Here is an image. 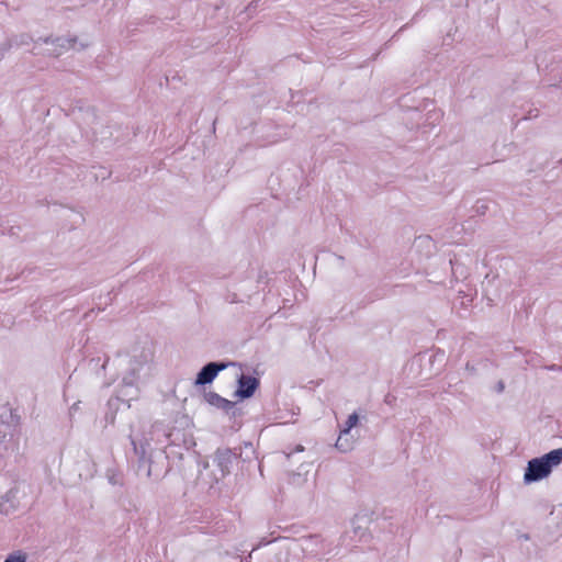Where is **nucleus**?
<instances>
[{
    "instance_id": "nucleus-1",
    "label": "nucleus",
    "mask_w": 562,
    "mask_h": 562,
    "mask_svg": "<svg viewBox=\"0 0 562 562\" xmlns=\"http://www.w3.org/2000/svg\"><path fill=\"white\" fill-rule=\"evenodd\" d=\"M135 453L138 456L137 475L147 480L158 481L167 473L168 457L160 449L150 448L149 443H136L132 439Z\"/></svg>"
},
{
    "instance_id": "nucleus-2",
    "label": "nucleus",
    "mask_w": 562,
    "mask_h": 562,
    "mask_svg": "<svg viewBox=\"0 0 562 562\" xmlns=\"http://www.w3.org/2000/svg\"><path fill=\"white\" fill-rule=\"evenodd\" d=\"M562 462V448L551 450L540 458H533L527 463L524 474V482L526 484L538 482L547 476L552 471L553 467Z\"/></svg>"
},
{
    "instance_id": "nucleus-3",
    "label": "nucleus",
    "mask_w": 562,
    "mask_h": 562,
    "mask_svg": "<svg viewBox=\"0 0 562 562\" xmlns=\"http://www.w3.org/2000/svg\"><path fill=\"white\" fill-rule=\"evenodd\" d=\"M88 46H89L88 42L78 43L77 37L37 38V48L41 49V54H45V55L54 56V57L60 56L65 50H67L69 48H74L76 50H83Z\"/></svg>"
},
{
    "instance_id": "nucleus-4",
    "label": "nucleus",
    "mask_w": 562,
    "mask_h": 562,
    "mask_svg": "<svg viewBox=\"0 0 562 562\" xmlns=\"http://www.w3.org/2000/svg\"><path fill=\"white\" fill-rule=\"evenodd\" d=\"M306 557L323 558L330 552L327 541L318 535H310L299 540Z\"/></svg>"
},
{
    "instance_id": "nucleus-5",
    "label": "nucleus",
    "mask_w": 562,
    "mask_h": 562,
    "mask_svg": "<svg viewBox=\"0 0 562 562\" xmlns=\"http://www.w3.org/2000/svg\"><path fill=\"white\" fill-rule=\"evenodd\" d=\"M237 454L235 451L228 448H218L215 451L213 462L218 469L220 474H215L214 481L218 482L221 479L225 477L231 473V469L236 459Z\"/></svg>"
},
{
    "instance_id": "nucleus-6",
    "label": "nucleus",
    "mask_w": 562,
    "mask_h": 562,
    "mask_svg": "<svg viewBox=\"0 0 562 562\" xmlns=\"http://www.w3.org/2000/svg\"><path fill=\"white\" fill-rule=\"evenodd\" d=\"M55 212L64 229L72 231L85 223L83 214L72 207L59 206Z\"/></svg>"
},
{
    "instance_id": "nucleus-7",
    "label": "nucleus",
    "mask_w": 562,
    "mask_h": 562,
    "mask_svg": "<svg viewBox=\"0 0 562 562\" xmlns=\"http://www.w3.org/2000/svg\"><path fill=\"white\" fill-rule=\"evenodd\" d=\"M151 360V352L149 350L143 349L139 355H134L131 360V369L130 372L126 373L123 378V384L125 386L135 385L138 379V370L146 363Z\"/></svg>"
},
{
    "instance_id": "nucleus-8",
    "label": "nucleus",
    "mask_w": 562,
    "mask_h": 562,
    "mask_svg": "<svg viewBox=\"0 0 562 562\" xmlns=\"http://www.w3.org/2000/svg\"><path fill=\"white\" fill-rule=\"evenodd\" d=\"M229 363L227 362H217L212 361L202 367V369L196 374V379L194 381L195 385H206L211 384L217 374L225 370Z\"/></svg>"
},
{
    "instance_id": "nucleus-9",
    "label": "nucleus",
    "mask_w": 562,
    "mask_h": 562,
    "mask_svg": "<svg viewBox=\"0 0 562 562\" xmlns=\"http://www.w3.org/2000/svg\"><path fill=\"white\" fill-rule=\"evenodd\" d=\"M203 397L209 405L223 411L225 414L231 415V417H235L237 415L238 409L236 408V404L227 398L222 397L216 392H205Z\"/></svg>"
},
{
    "instance_id": "nucleus-10",
    "label": "nucleus",
    "mask_w": 562,
    "mask_h": 562,
    "mask_svg": "<svg viewBox=\"0 0 562 562\" xmlns=\"http://www.w3.org/2000/svg\"><path fill=\"white\" fill-rule=\"evenodd\" d=\"M237 390L235 391V396L239 397V398H249L251 397L256 390L259 387V379L255 378V376H251V375H246V374H240V376L237 379Z\"/></svg>"
},
{
    "instance_id": "nucleus-11",
    "label": "nucleus",
    "mask_w": 562,
    "mask_h": 562,
    "mask_svg": "<svg viewBox=\"0 0 562 562\" xmlns=\"http://www.w3.org/2000/svg\"><path fill=\"white\" fill-rule=\"evenodd\" d=\"M15 498L14 491H9L0 498V513L9 515L14 508L13 499Z\"/></svg>"
},
{
    "instance_id": "nucleus-12",
    "label": "nucleus",
    "mask_w": 562,
    "mask_h": 562,
    "mask_svg": "<svg viewBox=\"0 0 562 562\" xmlns=\"http://www.w3.org/2000/svg\"><path fill=\"white\" fill-rule=\"evenodd\" d=\"M368 519L366 517L356 516L351 524L353 528V532L356 535H359L360 539L368 536V527H367Z\"/></svg>"
},
{
    "instance_id": "nucleus-13",
    "label": "nucleus",
    "mask_w": 562,
    "mask_h": 562,
    "mask_svg": "<svg viewBox=\"0 0 562 562\" xmlns=\"http://www.w3.org/2000/svg\"><path fill=\"white\" fill-rule=\"evenodd\" d=\"M94 125L91 127V134L95 139H105L111 136L109 126H103L100 122H95Z\"/></svg>"
},
{
    "instance_id": "nucleus-14",
    "label": "nucleus",
    "mask_w": 562,
    "mask_h": 562,
    "mask_svg": "<svg viewBox=\"0 0 562 562\" xmlns=\"http://www.w3.org/2000/svg\"><path fill=\"white\" fill-rule=\"evenodd\" d=\"M348 435L349 434H345L344 430H341L336 441V448L342 452H347L352 449L353 441L348 439Z\"/></svg>"
},
{
    "instance_id": "nucleus-15",
    "label": "nucleus",
    "mask_w": 562,
    "mask_h": 562,
    "mask_svg": "<svg viewBox=\"0 0 562 562\" xmlns=\"http://www.w3.org/2000/svg\"><path fill=\"white\" fill-rule=\"evenodd\" d=\"M3 562H27V554L21 550L14 551Z\"/></svg>"
},
{
    "instance_id": "nucleus-16",
    "label": "nucleus",
    "mask_w": 562,
    "mask_h": 562,
    "mask_svg": "<svg viewBox=\"0 0 562 562\" xmlns=\"http://www.w3.org/2000/svg\"><path fill=\"white\" fill-rule=\"evenodd\" d=\"M358 422H359V417H358L357 413H352L351 415H349V417H348V419L346 422V426L342 429L344 432L345 434H350L351 428L357 426Z\"/></svg>"
},
{
    "instance_id": "nucleus-17",
    "label": "nucleus",
    "mask_w": 562,
    "mask_h": 562,
    "mask_svg": "<svg viewBox=\"0 0 562 562\" xmlns=\"http://www.w3.org/2000/svg\"><path fill=\"white\" fill-rule=\"evenodd\" d=\"M504 390H505V383L501 380V381H498V382L496 383V385H495V391H496L497 393H503V392H504Z\"/></svg>"
},
{
    "instance_id": "nucleus-18",
    "label": "nucleus",
    "mask_w": 562,
    "mask_h": 562,
    "mask_svg": "<svg viewBox=\"0 0 562 562\" xmlns=\"http://www.w3.org/2000/svg\"><path fill=\"white\" fill-rule=\"evenodd\" d=\"M487 210V205L482 203V204H479L476 205V212L477 213H481V214H484Z\"/></svg>"
},
{
    "instance_id": "nucleus-19",
    "label": "nucleus",
    "mask_w": 562,
    "mask_h": 562,
    "mask_svg": "<svg viewBox=\"0 0 562 562\" xmlns=\"http://www.w3.org/2000/svg\"><path fill=\"white\" fill-rule=\"evenodd\" d=\"M303 450H304V448H303V446H301V445H299V446L295 448V451H303Z\"/></svg>"
},
{
    "instance_id": "nucleus-20",
    "label": "nucleus",
    "mask_w": 562,
    "mask_h": 562,
    "mask_svg": "<svg viewBox=\"0 0 562 562\" xmlns=\"http://www.w3.org/2000/svg\"><path fill=\"white\" fill-rule=\"evenodd\" d=\"M91 116L93 117V120H97L95 114L91 113Z\"/></svg>"
}]
</instances>
